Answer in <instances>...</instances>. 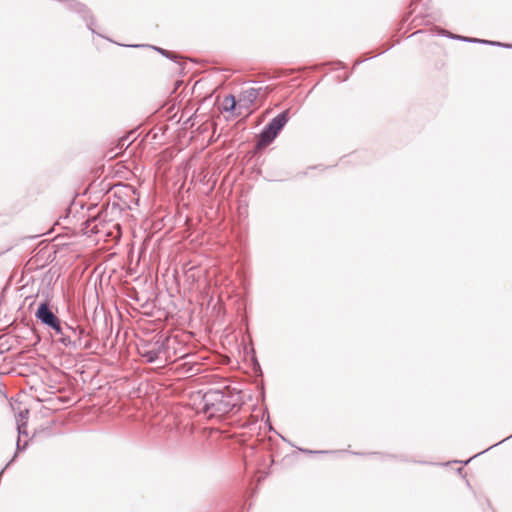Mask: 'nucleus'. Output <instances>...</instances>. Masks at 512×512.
Wrapping results in <instances>:
<instances>
[{
  "mask_svg": "<svg viewBox=\"0 0 512 512\" xmlns=\"http://www.w3.org/2000/svg\"><path fill=\"white\" fill-rule=\"evenodd\" d=\"M235 98L231 95L226 96L221 102V109L225 112H232L236 109Z\"/></svg>",
  "mask_w": 512,
  "mask_h": 512,
  "instance_id": "obj_4",
  "label": "nucleus"
},
{
  "mask_svg": "<svg viewBox=\"0 0 512 512\" xmlns=\"http://www.w3.org/2000/svg\"><path fill=\"white\" fill-rule=\"evenodd\" d=\"M218 397H220L219 392H213V393H209V394L205 395V399H206L207 403L212 399H217Z\"/></svg>",
  "mask_w": 512,
  "mask_h": 512,
  "instance_id": "obj_5",
  "label": "nucleus"
},
{
  "mask_svg": "<svg viewBox=\"0 0 512 512\" xmlns=\"http://www.w3.org/2000/svg\"><path fill=\"white\" fill-rule=\"evenodd\" d=\"M287 122L286 113H282L272 120L266 130L261 134L258 146L265 147L272 142L278 132L283 128Z\"/></svg>",
  "mask_w": 512,
  "mask_h": 512,
  "instance_id": "obj_1",
  "label": "nucleus"
},
{
  "mask_svg": "<svg viewBox=\"0 0 512 512\" xmlns=\"http://www.w3.org/2000/svg\"><path fill=\"white\" fill-rule=\"evenodd\" d=\"M257 96H258V92L253 88L244 91L238 101V109H239L238 115L242 114V112H241L242 108H245L246 110H248V108L256 100Z\"/></svg>",
  "mask_w": 512,
  "mask_h": 512,
  "instance_id": "obj_3",
  "label": "nucleus"
},
{
  "mask_svg": "<svg viewBox=\"0 0 512 512\" xmlns=\"http://www.w3.org/2000/svg\"><path fill=\"white\" fill-rule=\"evenodd\" d=\"M36 316L46 325L52 327L55 331L61 332L59 320L49 310L47 304H41L36 312Z\"/></svg>",
  "mask_w": 512,
  "mask_h": 512,
  "instance_id": "obj_2",
  "label": "nucleus"
}]
</instances>
